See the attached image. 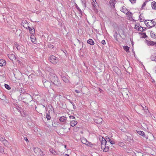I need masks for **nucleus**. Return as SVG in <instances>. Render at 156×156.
Returning a JSON list of instances; mask_svg holds the SVG:
<instances>
[{"mask_svg":"<svg viewBox=\"0 0 156 156\" xmlns=\"http://www.w3.org/2000/svg\"><path fill=\"white\" fill-rule=\"evenodd\" d=\"M87 43L91 45H93L94 44V41L92 39H90L87 40Z\"/></svg>","mask_w":156,"mask_h":156,"instance_id":"obj_21","label":"nucleus"},{"mask_svg":"<svg viewBox=\"0 0 156 156\" xmlns=\"http://www.w3.org/2000/svg\"><path fill=\"white\" fill-rule=\"evenodd\" d=\"M46 117L48 120H50L51 119L50 114H49L48 113H46Z\"/></svg>","mask_w":156,"mask_h":156,"instance_id":"obj_30","label":"nucleus"},{"mask_svg":"<svg viewBox=\"0 0 156 156\" xmlns=\"http://www.w3.org/2000/svg\"><path fill=\"white\" fill-rule=\"evenodd\" d=\"M144 35V37L145 38L146 37H147V36L146 35V34L145 33H143Z\"/></svg>","mask_w":156,"mask_h":156,"instance_id":"obj_52","label":"nucleus"},{"mask_svg":"<svg viewBox=\"0 0 156 156\" xmlns=\"http://www.w3.org/2000/svg\"><path fill=\"white\" fill-rule=\"evenodd\" d=\"M93 2H92V5H93V6L95 7L96 6V5H97V3L96 2V0H92Z\"/></svg>","mask_w":156,"mask_h":156,"instance_id":"obj_31","label":"nucleus"},{"mask_svg":"<svg viewBox=\"0 0 156 156\" xmlns=\"http://www.w3.org/2000/svg\"><path fill=\"white\" fill-rule=\"evenodd\" d=\"M137 133L140 135L141 136H145L144 133L142 131H137Z\"/></svg>","mask_w":156,"mask_h":156,"instance_id":"obj_29","label":"nucleus"},{"mask_svg":"<svg viewBox=\"0 0 156 156\" xmlns=\"http://www.w3.org/2000/svg\"><path fill=\"white\" fill-rule=\"evenodd\" d=\"M69 101L70 102V103L72 104V103H73L72 101H71L70 100H69Z\"/></svg>","mask_w":156,"mask_h":156,"instance_id":"obj_54","label":"nucleus"},{"mask_svg":"<svg viewBox=\"0 0 156 156\" xmlns=\"http://www.w3.org/2000/svg\"><path fill=\"white\" fill-rule=\"evenodd\" d=\"M3 139H5V138L4 137V136H2L0 138L1 141L2 142V140Z\"/></svg>","mask_w":156,"mask_h":156,"instance_id":"obj_45","label":"nucleus"},{"mask_svg":"<svg viewBox=\"0 0 156 156\" xmlns=\"http://www.w3.org/2000/svg\"><path fill=\"white\" fill-rule=\"evenodd\" d=\"M67 117L63 116L60 117L59 120L61 122H64L67 120Z\"/></svg>","mask_w":156,"mask_h":156,"instance_id":"obj_18","label":"nucleus"},{"mask_svg":"<svg viewBox=\"0 0 156 156\" xmlns=\"http://www.w3.org/2000/svg\"><path fill=\"white\" fill-rule=\"evenodd\" d=\"M9 58L11 60H12L14 59H15V56L13 54H9L8 55Z\"/></svg>","mask_w":156,"mask_h":156,"instance_id":"obj_24","label":"nucleus"},{"mask_svg":"<svg viewBox=\"0 0 156 156\" xmlns=\"http://www.w3.org/2000/svg\"><path fill=\"white\" fill-rule=\"evenodd\" d=\"M83 6L85 7L86 6V2L85 0H80Z\"/></svg>","mask_w":156,"mask_h":156,"instance_id":"obj_27","label":"nucleus"},{"mask_svg":"<svg viewBox=\"0 0 156 156\" xmlns=\"http://www.w3.org/2000/svg\"><path fill=\"white\" fill-rule=\"evenodd\" d=\"M109 4L111 6H113V7L114 8L115 6V3H114V2L113 1V0H110L109 1Z\"/></svg>","mask_w":156,"mask_h":156,"instance_id":"obj_26","label":"nucleus"},{"mask_svg":"<svg viewBox=\"0 0 156 156\" xmlns=\"http://www.w3.org/2000/svg\"><path fill=\"white\" fill-rule=\"evenodd\" d=\"M77 122L76 121L73 120L71 121L70 124L71 126L73 127L74 126L77 124Z\"/></svg>","mask_w":156,"mask_h":156,"instance_id":"obj_17","label":"nucleus"},{"mask_svg":"<svg viewBox=\"0 0 156 156\" xmlns=\"http://www.w3.org/2000/svg\"><path fill=\"white\" fill-rule=\"evenodd\" d=\"M130 2L132 3H134L135 2L136 0H129Z\"/></svg>","mask_w":156,"mask_h":156,"instance_id":"obj_42","label":"nucleus"},{"mask_svg":"<svg viewBox=\"0 0 156 156\" xmlns=\"http://www.w3.org/2000/svg\"><path fill=\"white\" fill-rule=\"evenodd\" d=\"M76 8L78 10V11H79L80 12H81V10L79 8V7L78 6H76Z\"/></svg>","mask_w":156,"mask_h":156,"instance_id":"obj_39","label":"nucleus"},{"mask_svg":"<svg viewBox=\"0 0 156 156\" xmlns=\"http://www.w3.org/2000/svg\"><path fill=\"white\" fill-rule=\"evenodd\" d=\"M138 31L142 32L144 31V29L143 27H142L141 26H139V28H138Z\"/></svg>","mask_w":156,"mask_h":156,"instance_id":"obj_33","label":"nucleus"},{"mask_svg":"<svg viewBox=\"0 0 156 156\" xmlns=\"http://www.w3.org/2000/svg\"><path fill=\"white\" fill-rule=\"evenodd\" d=\"M34 150V152L38 156H44L42 151L39 148L35 147Z\"/></svg>","mask_w":156,"mask_h":156,"instance_id":"obj_4","label":"nucleus"},{"mask_svg":"<svg viewBox=\"0 0 156 156\" xmlns=\"http://www.w3.org/2000/svg\"><path fill=\"white\" fill-rule=\"evenodd\" d=\"M118 144L119 145V146L121 147H122V146H124V143H123L122 142H120Z\"/></svg>","mask_w":156,"mask_h":156,"instance_id":"obj_38","label":"nucleus"},{"mask_svg":"<svg viewBox=\"0 0 156 156\" xmlns=\"http://www.w3.org/2000/svg\"><path fill=\"white\" fill-rule=\"evenodd\" d=\"M69 117L70 118V119H74L75 118V117L73 116H69Z\"/></svg>","mask_w":156,"mask_h":156,"instance_id":"obj_43","label":"nucleus"},{"mask_svg":"<svg viewBox=\"0 0 156 156\" xmlns=\"http://www.w3.org/2000/svg\"><path fill=\"white\" fill-rule=\"evenodd\" d=\"M139 26H137V25H136L135 28L138 30V28H139Z\"/></svg>","mask_w":156,"mask_h":156,"instance_id":"obj_49","label":"nucleus"},{"mask_svg":"<svg viewBox=\"0 0 156 156\" xmlns=\"http://www.w3.org/2000/svg\"><path fill=\"white\" fill-rule=\"evenodd\" d=\"M63 156H69V155L68 154H66L64 155Z\"/></svg>","mask_w":156,"mask_h":156,"instance_id":"obj_55","label":"nucleus"},{"mask_svg":"<svg viewBox=\"0 0 156 156\" xmlns=\"http://www.w3.org/2000/svg\"><path fill=\"white\" fill-rule=\"evenodd\" d=\"M49 61L54 64H56L59 61V59L54 55H51L49 58Z\"/></svg>","mask_w":156,"mask_h":156,"instance_id":"obj_2","label":"nucleus"},{"mask_svg":"<svg viewBox=\"0 0 156 156\" xmlns=\"http://www.w3.org/2000/svg\"><path fill=\"white\" fill-rule=\"evenodd\" d=\"M146 28H144V30H145L146 29Z\"/></svg>","mask_w":156,"mask_h":156,"instance_id":"obj_58","label":"nucleus"},{"mask_svg":"<svg viewBox=\"0 0 156 156\" xmlns=\"http://www.w3.org/2000/svg\"><path fill=\"white\" fill-rule=\"evenodd\" d=\"M146 2H144L143 4V5H142V7H144L146 5Z\"/></svg>","mask_w":156,"mask_h":156,"instance_id":"obj_47","label":"nucleus"},{"mask_svg":"<svg viewBox=\"0 0 156 156\" xmlns=\"http://www.w3.org/2000/svg\"><path fill=\"white\" fill-rule=\"evenodd\" d=\"M82 143L86 145L90 146L91 147H94L95 146V144H92L91 142H90L87 141V140L84 137H82L81 139Z\"/></svg>","mask_w":156,"mask_h":156,"instance_id":"obj_1","label":"nucleus"},{"mask_svg":"<svg viewBox=\"0 0 156 156\" xmlns=\"http://www.w3.org/2000/svg\"><path fill=\"white\" fill-rule=\"evenodd\" d=\"M5 88L7 89L8 90H10L11 89L10 87L8 84H5Z\"/></svg>","mask_w":156,"mask_h":156,"instance_id":"obj_37","label":"nucleus"},{"mask_svg":"<svg viewBox=\"0 0 156 156\" xmlns=\"http://www.w3.org/2000/svg\"><path fill=\"white\" fill-rule=\"evenodd\" d=\"M123 48L124 50L127 52H128L129 51V47H128V46H124Z\"/></svg>","mask_w":156,"mask_h":156,"instance_id":"obj_32","label":"nucleus"},{"mask_svg":"<svg viewBox=\"0 0 156 156\" xmlns=\"http://www.w3.org/2000/svg\"><path fill=\"white\" fill-rule=\"evenodd\" d=\"M2 142H3V144L6 147H9L10 146V144L8 142V141L5 140V139H3L2 140Z\"/></svg>","mask_w":156,"mask_h":156,"instance_id":"obj_7","label":"nucleus"},{"mask_svg":"<svg viewBox=\"0 0 156 156\" xmlns=\"http://www.w3.org/2000/svg\"><path fill=\"white\" fill-rule=\"evenodd\" d=\"M154 69L155 72V73H156V66H155Z\"/></svg>","mask_w":156,"mask_h":156,"instance_id":"obj_50","label":"nucleus"},{"mask_svg":"<svg viewBox=\"0 0 156 156\" xmlns=\"http://www.w3.org/2000/svg\"><path fill=\"white\" fill-rule=\"evenodd\" d=\"M50 79L51 80V81L53 82L54 83L55 85H57V84H56V81H57L58 80V78L57 76L54 74H50Z\"/></svg>","mask_w":156,"mask_h":156,"instance_id":"obj_3","label":"nucleus"},{"mask_svg":"<svg viewBox=\"0 0 156 156\" xmlns=\"http://www.w3.org/2000/svg\"><path fill=\"white\" fill-rule=\"evenodd\" d=\"M120 10L122 12L125 13L126 14H127V12L128 11V10L125 6H123L120 9Z\"/></svg>","mask_w":156,"mask_h":156,"instance_id":"obj_8","label":"nucleus"},{"mask_svg":"<svg viewBox=\"0 0 156 156\" xmlns=\"http://www.w3.org/2000/svg\"><path fill=\"white\" fill-rule=\"evenodd\" d=\"M49 150L50 152L53 154H55L56 153V151L54 150L50 149Z\"/></svg>","mask_w":156,"mask_h":156,"instance_id":"obj_36","label":"nucleus"},{"mask_svg":"<svg viewBox=\"0 0 156 156\" xmlns=\"http://www.w3.org/2000/svg\"><path fill=\"white\" fill-rule=\"evenodd\" d=\"M20 92H22V90H20Z\"/></svg>","mask_w":156,"mask_h":156,"instance_id":"obj_57","label":"nucleus"},{"mask_svg":"<svg viewBox=\"0 0 156 156\" xmlns=\"http://www.w3.org/2000/svg\"><path fill=\"white\" fill-rule=\"evenodd\" d=\"M72 105L73 106L74 109H75V108H76L75 105L74 104V103H72Z\"/></svg>","mask_w":156,"mask_h":156,"instance_id":"obj_51","label":"nucleus"},{"mask_svg":"<svg viewBox=\"0 0 156 156\" xmlns=\"http://www.w3.org/2000/svg\"><path fill=\"white\" fill-rule=\"evenodd\" d=\"M127 14H126L127 15H129V19L130 18H132V16H133V14L132 13L129 11H128L127 12Z\"/></svg>","mask_w":156,"mask_h":156,"instance_id":"obj_25","label":"nucleus"},{"mask_svg":"<svg viewBox=\"0 0 156 156\" xmlns=\"http://www.w3.org/2000/svg\"><path fill=\"white\" fill-rule=\"evenodd\" d=\"M50 47L51 48H53L54 47L53 45H51Z\"/></svg>","mask_w":156,"mask_h":156,"instance_id":"obj_53","label":"nucleus"},{"mask_svg":"<svg viewBox=\"0 0 156 156\" xmlns=\"http://www.w3.org/2000/svg\"><path fill=\"white\" fill-rule=\"evenodd\" d=\"M6 62L3 59H0V66H2L5 65Z\"/></svg>","mask_w":156,"mask_h":156,"instance_id":"obj_13","label":"nucleus"},{"mask_svg":"<svg viewBox=\"0 0 156 156\" xmlns=\"http://www.w3.org/2000/svg\"><path fill=\"white\" fill-rule=\"evenodd\" d=\"M107 141H108L110 142L111 144H115V143L114 141L112 140L109 137L107 136L105 137Z\"/></svg>","mask_w":156,"mask_h":156,"instance_id":"obj_12","label":"nucleus"},{"mask_svg":"<svg viewBox=\"0 0 156 156\" xmlns=\"http://www.w3.org/2000/svg\"><path fill=\"white\" fill-rule=\"evenodd\" d=\"M145 43L147 44L149 46H153L155 44H156V42H154L153 41H150V40H146Z\"/></svg>","mask_w":156,"mask_h":156,"instance_id":"obj_6","label":"nucleus"},{"mask_svg":"<svg viewBox=\"0 0 156 156\" xmlns=\"http://www.w3.org/2000/svg\"><path fill=\"white\" fill-rule=\"evenodd\" d=\"M144 23L146 26L149 28H151L154 25V24H152L151 26L150 25V24H152L151 21H150V23H149L147 22V20H145L144 22Z\"/></svg>","mask_w":156,"mask_h":156,"instance_id":"obj_9","label":"nucleus"},{"mask_svg":"<svg viewBox=\"0 0 156 156\" xmlns=\"http://www.w3.org/2000/svg\"><path fill=\"white\" fill-rule=\"evenodd\" d=\"M101 43L103 44H105V41L104 40H102L101 41Z\"/></svg>","mask_w":156,"mask_h":156,"instance_id":"obj_44","label":"nucleus"},{"mask_svg":"<svg viewBox=\"0 0 156 156\" xmlns=\"http://www.w3.org/2000/svg\"><path fill=\"white\" fill-rule=\"evenodd\" d=\"M27 28L29 30L30 32H32L33 29H32V28H31L29 26H28V27H27Z\"/></svg>","mask_w":156,"mask_h":156,"instance_id":"obj_40","label":"nucleus"},{"mask_svg":"<svg viewBox=\"0 0 156 156\" xmlns=\"http://www.w3.org/2000/svg\"><path fill=\"white\" fill-rule=\"evenodd\" d=\"M75 91L77 94L79 93H80V91L78 90H75Z\"/></svg>","mask_w":156,"mask_h":156,"instance_id":"obj_46","label":"nucleus"},{"mask_svg":"<svg viewBox=\"0 0 156 156\" xmlns=\"http://www.w3.org/2000/svg\"><path fill=\"white\" fill-rule=\"evenodd\" d=\"M102 119L101 118H98V119L95 120V122L98 124H100L102 122Z\"/></svg>","mask_w":156,"mask_h":156,"instance_id":"obj_19","label":"nucleus"},{"mask_svg":"<svg viewBox=\"0 0 156 156\" xmlns=\"http://www.w3.org/2000/svg\"><path fill=\"white\" fill-rule=\"evenodd\" d=\"M151 5L153 9H156V2L154 1L151 3Z\"/></svg>","mask_w":156,"mask_h":156,"instance_id":"obj_20","label":"nucleus"},{"mask_svg":"<svg viewBox=\"0 0 156 156\" xmlns=\"http://www.w3.org/2000/svg\"><path fill=\"white\" fill-rule=\"evenodd\" d=\"M24 139L26 141H28V139L27 138V137H25L24 138Z\"/></svg>","mask_w":156,"mask_h":156,"instance_id":"obj_48","label":"nucleus"},{"mask_svg":"<svg viewBox=\"0 0 156 156\" xmlns=\"http://www.w3.org/2000/svg\"><path fill=\"white\" fill-rule=\"evenodd\" d=\"M15 46L16 47L18 50H19L20 49V46L17 43L15 44Z\"/></svg>","mask_w":156,"mask_h":156,"instance_id":"obj_35","label":"nucleus"},{"mask_svg":"<svg viewBox=\"0 0 156 156\" xmlns=\"http://www.w3.org/2000/svg\"><path fill=\"white\" fill-rule=\"evenodd\" d=\"M101 143V147H104L105 146H106L107 143L106 140L105 138H102V139Z\"/></svg>","mask_w":156,"mask_h":156,"instance_id":"obj_10","label":"nucleus"},{"mask_svg":"<svg viewBox=\"0 0 156 156\" xmlns=\"http://www.w3.org/2000/svg\"><path fill=\"white\" fill-rule=\"evenodd\" d=\"M48 113L49 114H51L54 113V110L53 107L51 105H49L48 107Z\"/></svg>","mask_w":156,"mask_h":156,"instance_id":"obj_5","label":"nucleus"},{"mask_svg":"<svg viewBox=\"0 0 156 156\" xmlns=\"http://www.w3.org/2000/svg\"><path fill=\"white\" fill-rule=\"evenodd\" d=\"M30 38L31 41L34 44H36L37 43L36 38L34 36H31Z\"/></svg>","mask_w":156,"mask_h":156,"instance_id":"obj_15","label":"nucleus"},{"mask_svg":"<svg viewBox=\"0 0 156 156\" xmlns=\"http://www.w3.org/2000/svg\"><path fill=\"white\" fill-rule=\"evenodd\" d=\"M22 25L23 27L26 28L27 29L29 26L28 25V23L27 22V21L26 20H23L22 21Z\"/></svg>","mask_w":156,"mask_h":156,"instance_id":"obj_11","label":"nucleus"},{"mask_svg":"<svg viewBox=\"0 0 156 156\" xmlns=\"http://www.w3.org/2000/svg\"><path fill=\"white\" fill-rule=\"evenodd\" d=\"M141 107H142V109L144 110H147L148 109H147V107H146V106H145V109L144 108V107L143 106H141Z\"/></svg>","mask_w":156,"mask_h":156,"instance_id":"obj_41","label":"nucleus"},{"mask_svg":"<svg viewBox=\"0 0 156 156\" xmlns=\"http://www.w3.org/2000/svg\"><path fill=\"white\" fill-rule=\"evenodd\" d=\"M114 37L115 39L117 41H118L117 38L118 34L116 31H115L114 34Z\"/></svg>","mask_w":156,"mask_h":156,"instance_id":"obj_28","label":"nucleus"},{"mask_svg":"<svg viewBox=\"0 0 156 156\" xmlns=\"http://www.w3.org/2000/svg\"><path fill=\"white\" fill-rule=\"evenodd\" d=\"M63 80L66 83H68L69 82V80L65 76H62V77Z\"/></svg>","mask_w":156,"mask_h":156,"instance_id":"obj_22","label":"nucleus"},{"mask_svg":"<svg viewBox=\"0 0 156 156\" xmlns=\"http://www.w3.org/2000/svg\"><path fill=\"white\" fill-rule=\"evenodd\" d=\"M17 62H18V63H20V61H19V60H17Z\"/></svg>","mask_w":156,"mask_h":156,"instance_id":"obj_56","label":"nucleus"},{"mask_svg":"<svg viewBox=\"0 0 156 156\" xmlns=\"http://www.w3.org/2000/svg\"><path fill=\"white\" fill-rule=\"evenodd\" d=\"M4 116L5 117H6V116L5 115H4Z\"/></svg>","mask_w":156,"mask_h":156,"instance_id":"obj_59","label":"nucleus"},{"mask_svg":"<svg viewBox=\"0 0 156 156\" xmlns=\"http://www.w3.org/2000/svg\"><path fill=\"white\" fill-rule=\"evenodd\" d=\"M151 36L152 38H156V34H154V33H151Z\"/></svg>","mask_w":156,"mask_h":156,"instance_id":"obj_34","label":"nucleus"},{"mask_svg":"<svg viewBox=\"0 0 156 156\" xmlns=\"http://www.w3.org/2000/svg\"><path fill=\"white\" fill-rule=\"evenodd\" d=\"M102 150H103V151L106 152L109 150V147L108 146H105L104 147H101Z\"/></svg>","mask_w":156,"mask_h":156,"instance_id":"obj_14","label":"nucleus"},{"mask_svg":"<svg viewBox=\"0 0 156 156\" xmlns=\"http://www.w3.org/2000/svg\"><path fill=\"white\" fill-rule=\"evenodd\" d=\"M150 59L152 61L156 62V53L152 55L150 57Z\"/></svg>","mask_w":156,"mask_h":156,"instance_id":"obj_16","label":"nucleus"},{"mask_svg":"<svg viewBox=\"0 0 156 156\" xmlns=\"http://www.w3.org/2000/svg\"><path fill=\"white\" fill-rule=\"evenodd\" d=\"M139 19L140 22H143L144 21L145 19L142 14H140L139 16Z\"/></svg>","mask_w":156,"mask_h":156,"instance_id":"obj_23","label":"nucleus"}]
</instances>
